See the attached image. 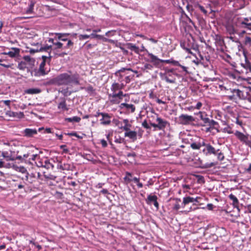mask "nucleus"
I'll return each mask as SVG.
<instances>
[{
    "label": "nucleus",
    "instance_id": "obj_19",
    "mask_svg": "<svg viewBox=\"0 0 251 251\" xmlns=\"http://www.w3.org/2000/svg\"><path fill=\"white\" fill-rule=\"evenodd\" d=\"M123 88V85L119 84L118 83H114L112 84L111 90L112 92V93H116L120 90H122Z\"/></svg>",
    "mask_w": 251,
    "mask_h": 251
},
{
    "label": "nucleus",
    "instance_id": "obj_60",
    "mask_svg": "<svg viewBox=\"0 0 251 251\" xmlns=\"http://www.w3.org/2000/svg\"><path fill=\"white\" fill-rule=\"evenodd\" d=\"M124 179L127 183L130 182L132 181V179L130 178V177L127 176H125Z\"/></svg>",
    "mask_w": 251,
    "mask_h": 251
},
{
    "label": "nucleus",
    "instance_id": "obj_23",
    "mask_svg": "<svg viewBox=\"0 0 251 251\" xmlns=\"http://www.w3.org/2000/svg\"><path fill=\"white\" fill-rule=\"evenodd\" d=\"M24 133L27 137H31L34 134H37V130L36 129L26 128L24 130Z\"/></svg>",
    "mask_w": 251,
    "mask_h": 251
},
{
    "label": "nucleus",
    "instance_id": "obj_57",
    "mask_svg": "<svg viewBox=\"0 0 251 251\" xmlns=\"http://www.w3.org/2000/svg\"><path fill=\"white\" fill-rule=\"evenodd\" d=\"M205 131L206 132H210L212 134H215L216 133L215 132L213 131L212 130H211V129L208 126H207V127H206L205 128Z\"/></svg>",
    "mask_w": 251,
    "mask_h": 251
},
{
    "label": "nucleus",
    "instance_id": "obj_38",
    "mask_svg": "<svg viewBox=\"0 0 251 251\" xmlns=\"http://www.w3.org/2000/svg\"><path fill=\"white\" fill-rule=\"evenodd\" d=\"M37 161L35 162V163L38 167H43V158H39L37 157L36 159Z\"/></svg>",
    "mask_w": 251,
    "mask_h": 251
},
{
    "label": "nucleus",
    "instance_id": "obj_31",
    "mask_svg": "<svg viewBox=\"0 0 251 251\" xmlns=\"http://www.w3.org/2000/svg\"><path fill=\"white\" fill-rule=\"evenodd\" d=\"M157 199V197L155 195H148L146 201L148 204H151V202H153L155 201Z\"/></svg>",
    "mask_w": 251,
    "mask_h": 251
},
{
    "label": "nucleus",
    "instance_id": "obj_22",
    "mask_svg": "<svg viewBox=\"0 0 251 251\" xmlns=\"http://www.w3.org/2000/svg\"><path fill=\"white\" fill-rule=\"evenodd\" d=\"M35 2L31 1L28 5V7L23 12L24 13L27 14H32L33 12V7L34 6Z\"/></svg>",
    "mask_w": 251,
    "mask_h": 251
},
{
    "label": "nucleus",
    "instance_id": "obj_56",
    "mask_svg": "<svg viewBox=\"0 0 251 251\" xmlns=\"http://www.w3.org/2000/svg\"><path fill=\"white\" fill-rule=\"evenodd\" d=\"M202 105V104L201 102H198L196 105V106L194 107V108L200 109Z\"/></svg>",
    "mask_w": 251,
    "mask_h": 251
},
{
    "label": "nucleus",
    "instance_id": "obj_47",
    "mask_svg": "<svg viewBox=\"0 0 251 251\" xmlns=\"http://www.w3.org/2000/svg\"><path fill=\"white\" fill-rule=\"evenodd\" d=\"M68 135H69V136H71L76 137L78 139H82V136L77 135V133L76 132H73L69 133H68Z\"/></svg>",
    "mask_w": 251,
    "mask_h": 251
},
{
    "label": "nucleus",
    "instance_id": "obj_46",
    "mask_svg": "<svg viewBox=\"0 0 251 251\" xmlns=\"http://www.w3.org/2000/svg\"><path fill=\"white\" fill-rule=\"evenodd\" d=\"M153 68V66L152 65L150 64H145L144 66V70H151Z\"/></svg>",
    "mask_w": 251,
    "mask_h": 251
},
{
    "label": "nucleus",
    "instance_id": "obj_18",
    "mask_svg": "<svg viewBox=\"0 0 251 251\" xmlns=\"http://www.w3.org/2000/svg\"><path fill=\"white\" fill-rule=\"evenodd\" d=\"M199 198H198V197H197L196 198H194L190 197H184V198H183V202L181 203V204L185 206L186 204H187L189 203H190V202H198L199 201L198 200Z\"/></svg>",
    "mask_w": 251,
    "mask_h": 251
},
{
    "label": "nucleus",
    "instance_id": "obj_28",
    "mask_svg": "<svg viewBox=\"0 0 251 251\" xmlns=\"http://www.w3.org/2000/svg\"><path fill=\"white\" fill-rule=\"evenodd\" d=\"M53 166L50 162V161L47 158H43V167L47 169L52 168Z\"/></svg>",
    "mask_w": 251,
    "mask_h": 251
},
{
    "label": "nucleus",
    "instance_id": "obj_59",
    "mask_svg": "<svg viewBox=\"0 0 251 251\" xmlns=\"http://www.w3.org/2000/svg\"><path fill=\"white\" fill-rule=\"evenodd\" d=\"M23 58L27 62H30L31 61V57L29 55H25L24 56Z\"/></svg>",
    "mask_w": 251,
    "mask_h": 251
},
{
    "label": "nucleus",
    "instance_id": "obj_44",
    "mask_svg": "<svg viewBox=\"0 0 251 251\" xmlns=\"http://www.w3.org/2000/svg\"><path fill=\"white\" fill-rule=\"evenodd\" d=\"M244 43L245 45L250 46L251 45V38L248 36L245 37Z\"/></svg>",
    "mask_w": 251,
    "mask_h": 251
},
{
    "label": "nucleus",
    "instance_id": "obj_11",
    "mask_svg": "<svg viewBox=\"0 0 251 251\" xmlns=\"http://www.w3.org/2000/svg\"><path fill=\"white\" fill-rule=\"evenodd\" d=\"M119 107L123 111H125L127 113H133L135 110V107L133 104L126 103H121Z\"/></svg>",
    "mask_w": 251,
    "mask_h": 251
},
{
    "label": "nucleus",
    "instance_id": "obj_15",
    "mask_svg": "<svg viewBox=\"0 0 251 251\" xmlns=\"http://www.w3.org/2000/svg\"><path fill=\"white\" fill-rule=\"evenodd\" d=\"M226 29L227 31L230 34H234L237 32L238 30V29L236 28V27L235 26V25L232 22H229L226 24Z\"/></svg>",
    "mask_w": 251,
    "mask_h": 251
},
{
    "label": "nucleus",
    "instance_id": "obj_9",
    "mask_svg": "<svg viewBox=\"0 0 251 251\" xmlns=\"http://www.w3.org/2000/svg\"><path fill=\"white\" fill-rule=\"evenodd\" d=\"M179 120L180 123L184 125H189L195 121V119L193 116L185 114L180 115Z\"/></svg>",
    "mask_w": 251,
    "mask_h": 251
},
{
    "label": "nucleus",
    "instance_id": "obj_29",
    "mask_svg": "<svg viewBox=\"0 0 251 251\" xmlns=\"http://www.w3.org/2000/svg\"><path fill=\"white\" fill-rule=\"evenodd\" d=\"M180 202H181L180 199H177L176 200V202H175V203L174 205L173 209L175 210H178L181 207H184V206L183 205L181 204V205Z\"/></svg>",
    "mask_w": 251,
    "mask_h": 251
},
{
    "label": "nucleus",
    "instance_id": "obj_25",
    "mask_svg": "<svg viewBox=\"0 0 251 251\" xmlns=\"http://www.w3.org/2000/svg\"><path fill=\"white\" fill-rule=\"evenodd\" d=\"M229 199L232 201V204L234 207H237L239 204V201L237 198L232 194H231L228 196Z\"/></svg>",
    "mask_w": 251,
    "mask_h": 251
},
{
    "label": "nucleus",
    "instance_id": "obj_61",
    "mask_svg": "<svg viewBox=\"0 0 251 251\" xmlns=\"http://www.w3.org/2000/svg\"><path fill=\"white\" fill-rule=\"evenodd\" d=\"M57 167L58 168H59L62 170H68L67 168H64V166L63 165L61 164V163H59L58 165H57Z\"/></svg>",
    "mask_w": 251,
    "mask_h": 251
},
{
    "label": "nucleus",
    "instance_id": "obj_17",
    "mask_svg": "<svg viewBox=\"0 0 251 251\" xmlns=\"http://www.w3.org/2000/svg\"><path fill=\"white\" fill-rule=\"evenodd\" d=\"M20 53V49L17 48H12L8 52H4L3 54L9 55L11 57H15L18 56Z\"/></svg>",
    "mask_w": 251,
    "mask_h": 251
},
{
    "label": "nucleus",
    "instance_id": "obj_63",
    "mask_svg": "<svg viewBox=\"0 0 251 251\" xmlns=\"http://www.w3.org/2000/svg\"><path fill=\"white\" fill-rule=\"evenodd\" d=\"M207 208L209 210H212L213 208V205L211 203H208L207 204Z\"/></svg>",
    "mask_w": 251,
    "mask_h": 251
},
{
    "label": "nucleus",
    "instance_id": "obj_45",
    "mask_svg": "<svg viewBox=\"0 0 251 251\" xmlns=\"http://www.w3.org/2000/svg\"><path fill=\"white\" fill-rule=\"evenodd\" d=\"M78 37H79V39L80 40H85V39H87L90 38V35H87V34H84V35L80 34L79 35Z\"/></svg>",
    "mask_w": 251,
    "mask_h": 251
},
{
    "label": "nucleus",
    "instance_id": "obj_53",
    "mask_svg": "<svg viewBox=\"0 0 251 251\" xmlns=\"http://www.w3.org/2000/svg\"><path fill=\"white\" fill-rule=\"evenodd\" d=\"M198 7L201 10V11L204 14L207 13V11L204 9V8L202 6L198 4Z\"/></svg>",
    "mask_w": 251,
    "mask_h": 251
},
{
    "label": "nucleus",
    "instance_id": "obj_58",
    "mask_svg": "<svg viewBox=\"0 0 251 251\" xmlns=\"http://www.w3.org/2000/svg\"><path fill=\"white\" fill-rule=\"evenodd\" d=\"M5 68H10L12 66V64H4V63H2L1 64V65H0Z\"/></svg>",
    "mask_w": 251,
    "mask_h": 251
},
{
    "label": "nucleus",
    "instance_id": "obj_52",
    "mask_svg": "<svg viewBox=\"0 0 251 251\" xmlns=\"http://www.w3.org/2000/svg\"><path fill=\"white\" fill-rule=\"evenodd\" d=\"M95 32H93L90 35V37H92V38H101V36L100 35H98V34H96L95 33Z\"/></svg>",
    "mask_w": 251,
    "mask_h": 251
},
{
    "label": "nucleus",
    "instance_id": "obj_55",
    "mask_svg": "<svg viewBox=\"0 0 251 251\" xmlns=\"http://www.w3.org/2000/svg\"><path fill=\"white\" fill-rule=\"evenodd\" d=\"M24 113L22 112H17V114L16 115V117H18V118L21 119V118H24Z\"/></svg>",
    "mask_w": 251,
    "mask_h": 251
},
{
    "label": "nucleus",
    "instance_id": "obj_14",
    "mask_svg": "<svg viewBox=\"0 0 251 251\" xmlns=\"http://www.w3.org/2000/svg\"><path fill=\"white\" fill-rule=\"evenodd\" d=\"M206 126H208L213 131L215 130L216 133H218L221 131L220 129V126L219 123L214 120H212V121H211L210 123Z\"/></svg>",
    "mask_w": 251,
    "mask_h": 251
},
{
    "label": "nucleus",
    "instance_id": "obj_51",
    "mask_svg": "<svg viewBox=\"0 0 251 251\" xmlns=\"http://www.w3.org/2000/svg\"><path fill=\"white\" fill-rule=\"evenodd\" d=\"M244 67L246 69L247 73L248 72V71L251 72V66L250 64L246 63L244 65Z\"/></svg>",
    "mask_w": 251,
    "mask_h": 251
},
{
    "label": "nucleus",
    "instance_id": "obj_2",
    "mask_svg": "<svg viewBox=\"0 0 251 251\" xmlns=\"http://www.w3.org/2000/svg\"><path fill=\"white\" fill-rule=\"evenodd\" d=\"M79 75L76 73H73L70 71L59 74L51 79L50 83L56 85H69L71 84H79Z\"/></svg>",
    "mask_w": 251,
    "mask_h": 251
},
{
    "label": "nucleus",
    "instance_id": "obj_13",
    "mask_svg": "<svg viewBox=\"0 0 251 251\" xmlns=\"http://www.w3.org/2000/svg\"><path fill=\"white\" fill-rule=\"evenodd\" d=\"M102 118L100 119V124L102 125H109L111 123V116L108 113H100Z\"/></svg>",
    "mask_w": 251,
    "mask_h": 251
},
{
    "label": "nucleus",
    "instance_id": "obj_43",
    "mask_svg": "<svg viewBox=\"0 0 251 251\" xmlns=\"http://www.w3.org/2000/svg\"><path fill=\"white\" fill-rule=\"evenodd\" d=\"M199 143H193L191 144V147L194 150H200L201 149Z\"/></svg>",
    "mask_w": 251,
    "mask_h": 251
},
{
    "label": "nucleus",
    "instance_id": "obj_48",
    "mask_svg": "<svg viewBox=\"0 0 251 251\" xmlns=\"http://www.w3.org/2000/svg\"><path fill=\"white\" fill-rule=\"evenodd\" d=\"M199 144L200 148L203 147L204 148H206V147L207 145H208L209 143H206L204 140L202 141L201 142H199Z\"/></svg>",
    "mask_w": 251,
    "mask_h": 251
},
{
    "label": "nucleus",
    "instance_id": "obj_5",
    "mask_svg": "<svg viewBox=\"0 0 251 251\" xmlns=\"http://www.w3.org/2000/svg\"><path fill=\"white\" fill-rule=\"evenodd\" d=\"M160 76L162 80H165L168 83H175L176 82V78L172 70H167L164 73H160Z\"/></svg>",
    "mask_w": 251,
    "mask_h": 251
},
{
    "label": "nucleus",
    "instance_id": "obj_32",
    "mask_svg": "<svg viewBox=\"0 0 251 251\" xmlns=\"http://www.w3.org/2000/svg\"><path fill=\"white\" fill-rule=\"evenodd\" d=\"M81 120V118L79 117L74 116L71 118H67L65 121L68 122H76L78 123Z\"/></svg>",
    "mask_w": 251,
    "mask_h": 251
},
{
    "label": "nucleus",
    "instance_id": "obj_35",
    "mask_svg": "<svg viewBox=\"0 0 251 251\" xmlns=\"http://www.w3.org/2000/svg\"><path fill=\"white\" fill-rule=\"evenodd\" d=\"M128 49L136 53H138L140 52L139 48L132 44H129L128 45Z\"/></svg>",
    "mask_w": 251,
    "mask_h": 251
},
{
    "label": "nucleus",
    "instance_id": "obj_1",
    "mask_svg": "<svg viewBox=\"0 0 251 251\" xmlns=\"http://www.w3.org/2000/svg\"><path fill=\"white\" fill-rule=\"evenodd\" d=\"M50 35L53 36L49 38L48 42L51 45L47 46V49L51 50L55 54L63 57L69 53L74 46V42L68 37L70 35L68 33H51Z\"/></svg>",
    "mask_w": 251,
    "mask_h": 251
},
{
    "label": "nucleus",
    "instance_id": "obj_30",
    "mask_svg": "<svg viewBox=\"0 0 251 251\" xmlns=\"http://www.w3.org/2000/svg\"><path fill=\"white\" fill-rule=\"evenodd\" d=\"M30 157L29 158V160L31 159L32 160H36V158L37 157H38V154H30L29 153H25V154H24L23 155V158L24 159H26L28 157Z\"/></svg>",
    "mask_w": 251,
    "mask_h": 251
},
{
    "label": "nucleus",
    "instance_id": "obj_4",
    "mask_svg": "<svg viewBox=\"0 0 251 251\" xmlns=\"http://www.w3.org/2000/svg\"><path fill=\"white\" fill-rule=\"evenodd\" d=\"M151 118H155L157 123H153V120H150V124L151 126L156 128L159 130H163L168 125L169 123L158 116V114L155 113H152L151 116Z\"/></svg>",
    "mask_w": 251,
    "mask_h": 251
},
{
    "label": "nucleus",
    "instance_id": "obj_42",
    "mask_svg": "<svg viewBox=\"0 0 251 251\" xmlns=\"http://www.w3.org/2000/svg\"><path fill=\"white\" fill-rule=\"evenodd\" d=\"M17 114V112H13L10 110H8L6 112V115L11 117H16Z\"/></svg>",
    "mask_w": 251,
    "mask_h": 251
},
{
    "label": "nucleus",
    "instance_id": "obj_62",
    "mask_svg": "<svg viewBox=\"0 0 251 251\" xmlns=\"http://www.w3.org/2000/svg\"><path fill=\"white\" fill-rule=\"evenodd\" d=\"M179 67H180L182 68V69L183 70V71H184L186 74H188V70H187V68L186 67H185V66H182L181 65H180V66Z\"/></svg>",
    "mask_w": 251,
    "mask_h": 251
},
{
    "label": "nucleus",
    "instance_id": "obj_16",
    "mask_svg": "<svg viewBox=\"0 0 251 251\" xmlns=\"http://www.w3.org/2000/svg\"><path fill=\"white\" fill-rule=\"evenodd\" d=\"M137 133L136 131H132L130 129L126 131L124 133L125 137L129 138L132 141H135L137 140Z\"/></svg>",
    "mask_w": 251,
    "mask_h": 251
},
{
    "label": "nucleus",
    "instance_id": "obj_37",
    "mask_svg": "<svg viewBox=\"0 0 251 251\" xmlns=\"http://www.w3.org/2000/svg\"><path fill=\"white\" fill-rule=\"evenodd\" d=\"M236 7L238 8H242L244 6V1L243 0H237V3H235Z\"/></svg>",
    "mask_w": 251,
    "mask_h": 251
},
{
    "label": "nucleus",
    "instance_id": "obj_39",
    "mask_svg": "<svg viewBox=\"0 0 251 251\" xmlns=\"http://www.w3.org/2000/svg\"><path fill=\"white\" fill-rule=\"evenodd\" d=\"M220 130L223 132L227 133L228 134L233 133V131H232L231 128L229 126L226 127Z\"/></svg>",
    "mask_w": 251,
    "mask_h": 251
},
{
    "label": "nucleus",
    "instance_id": "obj_33",
    "mask_svg": "<svg viewBox=\"0 0 251 251\" xmlns=\"http://www.w3.org/2000/svg\"><path fill=\"white\" fill-rule=\"evenodd\" d=\"M41 90L38 88H30L26 91V93L29 94H38L41 92Z\"/></svg>",
    "mask_w": 251,
    "mask_h": 251
},
{
    "label": "nucleus",
    "instance_id": "obj_12",
    "mask_svg": "<svg viewBox=\"0 0 251 251\" xmlns=\"http://www.w3.org/2000/svg\"><path fill=\"white\" fill-rule=\"evenodd\" d=\"M198 114L200 115V119L202 122V123L201 124L202 126H208L210 123L211 121L213 120V119H210L208 118L207 115L204 112L200 111Z\"/></svg>",
    "mask_w": 251,
    "mask_h": 251
},
{
    "label": "nucleus",
    "instance_id": "obj_21",
    "mask_svg": "<svg viewBox=\"0 0 251 251\" xmlns=\"http://www.w3.org/2000/svg\"><path fill=\"white\" fill-rule=\"evenodd\" d=\"M113 98H118L120 100H122L124 97L126 96V94H124L123 92L120 90L116 93H112L110 95Z\"/></svg>",
    "mask_w": 251,
    "mask_h": 251
},
{
    "label": "nucleus",
    "instance_id": "obj_27",
    "mask_svg": "<svg viewBox=\"0 0 251 251\" xmlns=\"http://www.w3.org/2000/svg\"><path fill=\"white\" fill-rule=\"evenodd\" d=\"M43 50H48L47 49V46L44 47H41L39 49H29L27 51L29 52L30 54H34L36 52Z\"/></svg>",
    "mask_w": 251,
    "mask_h": 251
},
{
    "label": "nucleus",
    "instance_id": "obj_41",
    "mask_svg": "<svg viewBox=\"0 0 251 251\" xmlns=\"http://www.w3.org/2000/svg\"><path fill=\"white\" fill-rule=\"evenodd\" d=\"M26 68V64L23 62L19 63L18 65V68L20 70H24Z\"/></svg>",
    "mask_w": 251,
    "mask_h": 251
},
{
    "label": "nucleus",
    "instance_id": "obj_26",
    "mask_svg": "<svg viewBox=\"0 0 251 251\" xmlns=\"http://www.w3.org/2000/svg\"><path fill=\"white\" fill-rule=\"evenodd\" d=\"M1 156L5 158L6 161H14L15 160V158L12 157V155H9L7 151L2 152Z\"/></svg>",
    "mask_w": 251,
    "mask_h": 251
},
{
    "label": "nucleus",
    "instance_id": "obj_7",
    "mask_svg": "<svg viewBox=\"0 0 251 251\" xmlns=\"http://www.w3.org/2000/svg\"><path fill=\"white\" fill-rule=\"evenodd\" d=\"M48 58L47 56H42L43 61L40 63L39 69L35 71V75L37 76H43L48 74V71L45 69L46 65V60Z\"/></svg>",
    "mask_w": 251,
    "mask_h": 251
},
{
    "label": "nucleus",
    "instance_id": "obj_64",
    "mask_svg": "<svg viewBox=\"0 0 251 251\" xmlns=\"http://www.w3.org/2000/svg\"><path fill=\"white\" fill-rule=\"evenodd\" d=\"M172 64L174 65V66H180V64L178 62V61H176V60H173Z\"/></svg>",
    "mask_w": 251,
    "mask_h": 251
},
{
    "label": "nucleus",
    "instance_id": "obj_3",
    "mask_svg": "<svg viewBox=\"0 0 251 251\" xmlns=\"http://www.w3.org/2000/svg\"><path fill=\"white\" fill-rule=\"evenodd\" d=\"M231 22L236 28H248L251 29V18H244L236 16L233 17Z\"/></svg>",
    "mask_w": 251,
    "mask_h": 251
},
{
    "label": "nucleus",
    "instance_id": "obj_36",
    "mask_svg": "<svg viewBox=\"0 0 251 251\" xmlns=\"http://www.w3.org/2000/svg\"><path fill=\"white\" fill-rule=\"evenodd\" d=\"M13 168L17 171L22 173V174H25L26 172V169L22 166L17 167V166H13Z\"/></svg>",
    "mask_w": 251,
    "mask_h": 251
},
{
    "label": "nucleus",
    "instance_id": "obj_40",
    "mask_svg": "<svg viewBox=\"0 0 251 251\" xmlns=\"http://www.w3.org/2000/svg\"><path fill=\"white\" fill-rule=\"evenodd\" d=\"M217 156V158L218 160L220 161H222L224 159V155L223 153L221 152V151H217V153H216V155Z\"/></svg>",
    "mask_w": 251,
    "mask_h": 251
},
{
    "label": "nucleus",
    "instance_id": "obj_24",
    "mask_svg": "<svg viewBox=\"0 0 251 251\" xmlns=\"http://www.w3.org/2000/svg\"><path fill=\"white\" fill-rule=\"evenodd\" d=\"M123 123L125 124V125L123 126H121L120 128L121 129H123L125 131L129 130L131 126V125L129 123V121L128 119H124Z\"/></svg>",
    "mask_w": 251,
    "mask_h": 251
},
{
    "label": "nucleus",
    "instance_id": "obj_20",
    "mask_svg": "<svg viewBox=\"0 0 251 251\" xmlns=\"http://www.w3.org/2000/svg\"><path fill=\"white\" fill-rule=\"evenodd\" d=\"M58 109H61L63 111H68L69 108L67 106V104L66 102V100L64 98H62L61 101L59 102L58 104Z\"/></svg>",
    "mask_w": 251,
    "mask_h": 251
},
{
    "label": "nucleus",
    "instance_id": "obj_6",
    "mask_svg": "<svg viewBox=\"0 0 251 251\" xmlns=\"http://www.w3.org/2000/svg\"><path fill=\"white\" fill-rule=\"evenodd\" d=\"M234 135L241 142L246 146L251 141V136L248 134H245L240 131L236 130L234 132Z\"/></svg>",
    "mask_w": 251,
    "mask_h": 251
},
{
    "label": "nucleus",
    "instance_id": "obj_34",
    "mask_svg": "<svg viewBox=\"0 0 251 251\" xmlns=\"http://www.w3.org/2000/svg\"><path fill=\"white\" fill-rule=\"evenodd\" d=\"M233 93L234 95L237 96L240 99H243L244 97L243 92L239 89H234Z\"/></svg>",
    "mask_w": 251,
    "mask_h": 251
},
{
    "label": "nucleus",
    "instance_id": "obj_50",
    "mask_svg": "<svg viewBox=\"0 0 251 251\" xmlns=\"http://www.w3.org/2000/svg\"><path fill=\"white\" fill-rule=\"evenodd\" d=\"M124 141V139L119 137V138H116L114 142L116 143H122Z\"/></svg>",
    "mask_w": 251,
    "mask_h": 251
},
{
    "label": "nucleus",
    "instance_id": "obj_10",
    "mask_svg": "<svg viewBox=\"0 0 251 251\" xmlns=\"http://www.w3.org/2000/svg\"><path fill=\"white\" fill-rule=\"evenodd\" d=\"M202 152L205 155H210L211 154L216 155L217 151H220L219 149H216L210 144L207 145L206 148H203L202 150Z\"/></svg>",
    "mask_w": 251,
    "mask_h": 251
},
{
    "label": "nucleus",
    "instance_id": "obj_49",
    "mask_svg": "<svg viewBox=\"0 0 251 251\" xmlns=\"http://www.w3.org/2000/svg\"><path fill=\"white\" fill-rule=\"evenodd\" d=\"M142 125L144 128H145L146 129H150L151 128L150 126H149V124H148L146 120H145L143 122Z\"/></svg>",
    "mask_w": 251,
    "mask_h": 251
},
{
    "label": "nucleus",
    "instance_id": "obj_54",
    "mask_svg": "<svg viewBox=\"0 0 251 251\" xmlns=\"http://www.w3.org/2000/svg\"><path fill=\"white\" fill-rule=\"evenodd\" d=\"M100 143L101 144L102 147L103 148H105L107 146V143L106 141L104 139L100 140Z\"/></svg>",
    "mask_w": 251,
    "mask_h": 251
},
{
    "label": "nucleus",
    "instance_id": "obj_8",
    "mask_svg": "<svg viewBox=\"0 0 251 251\" xmlns=\"http://www.w3.org/2000/svg\"><path fill=\"white\" fill-rule=\"evenodd\" d=\"M148 56L151 59V62H152L154 65L158 66L160 65V63H166L172 64L173 60H163L158 58L156 56L154 55L151 53H148Z\"/></svg>",
    "mask_w": 251,
    "mask_h": 251
}]
</instances>
